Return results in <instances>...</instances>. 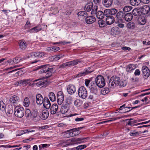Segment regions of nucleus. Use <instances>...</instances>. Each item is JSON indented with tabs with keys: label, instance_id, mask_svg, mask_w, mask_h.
Wrapping results in <instances>:
<instances>
[{
	"label": "nucleus",
	"instance_id": "43",
	"mask_svg": "<svg viewBox=\"0 0 150 150\" xmlns=\"http://www.w3.org/2000/svg\"><path fill=\"white\" fill-rule=\"evenodd\" d=\"M139 23L141 25H143L146 23V19L144 17H142L139 19Z\"/></svg>",
	"mask_w": 150,
	"mask_h": 150
},
{
	"label": "nucleus",
	"instance_id": "55",
	"mask_svg": "<svg viewBox=\"0 0 150 150\" xmlns=\"http://www.w3.org/2000/svg\"><path fill=\"white\" fill-rule=\"evenodd\" d=\"M127 84V82L126 80H123L120 81L119 85L121 87H125L126 86Z\"/></svg>",
	"mask_w": 150,
	"mask_h": 150
},
{
	"label": "nucleus",
	"instance_id": "45",
	"mask_svg": "<svg viewBox=\"0 0 150 150\" xmlns=\"http://www.w3.org/2000/svg\"><path fill=\"white\" fill-rule=\"evenodd\" d=\"M25 115L26 117H30L32 118V115L31 111L29 109H26L25 111Z\"/></svg>",
	"mask_w": 150,
	"mask_h": 150
},
{
	"label": "nucleus",
	"instance_id": "44",
	"mask_svg": "<svg viewBox=\"0 0 150 150\" xmlns=\"http://www.w3.org/2000/svg\"><path fill=\"white\" fill-rule=\"evenodd\" d=\"M12 106H8L6 113L7 115H8L9 116H10L13 113V111Z\"/></svg>",
	"mask_w": 150,
	"mask_h": 150
},
{
	"label": "nucleus",
	"instance_id": "47",
	"mask_svg": "<svg viewBox=\"0 0 150 150\" xmlns=\"http://www.w3.org/2000/svg\"><path fill=\"white\" fill-rule=\"evenodd\" d=\"M132 7L130 6H127L124 7L123 8V10L124 12H128L130 11Z\"/></svg>",
	"mask_w": 150,
	"mask_h": 150
},
{
	"label": "nucleus",
	"instance_id": "6",
	"mask_svg": "<svg viewBox=\"0 0 150 150\" xmlns=\"http://www.w3.org/2000/svg\"><path fill=\"white\" fill-rule=\"evenodd\" d=\"M45 53L42 52H33L30 53L28 55V58L33 57H41L45 55Z\"/></svg>",
	"mask_w": 150,
	"mask_h": 150
},
{
	"label": "nucleus",
	"instance_id": "19",
	"mask_svg": "<svg viewBox=\"0 0 150 150\" xmlns=\"http://www.w3.org/2000/svg\"><path fill=\"white\" fill-rule=\"evenodd\" d=\"M78 16L79 19H83L88 16V14L85 11H81L78 13Z\"/></svg>",
	"mask_w": 150,
	"mask_h": 150
},
{
	"label": "nucleus",
	"instance_id": "49",
	"mask_svg": "<svg viewBox=\"0 0 150 150\" xmlns=\"http://www.w3.org/2000/svg\"><path fill=\"white\" fill-rule=\"evenodd\" d=\"M64 56V55L62 54L54 55V61H56L59 60L60 59L63 57Z\"/></svg>",
	"mask_w": 150,
	"mask_h": 150
},
{
	"label": "nucleus",
	"instance_id": "37",
	"mask_svg": "<svg viewBox=\"0 0 150 150\" xmlns=\"http://www.w3.org/2000/svg\"><path fill=\"white\" fill-rule=\"evenodd\" d=\"M30 81V79H23L19 81L18 82V83L20 85H22L26 84L28 83Z\"/></svg>",
	"mask_w": 150,
	"mask_h": 150
},
{
	"label": "nucleus",
	"instance_id": "34",
	"mask_svg": "<svg viewBox=\"0 0 150 150\" xmlns=\"http://www.w3.org/2000/svg\"><path fill=\"white\" fill-rule=\"evenodd\" d=\"M136 68L135 65L133 64H129L126 67V71L127 72L131 71L133 70Z\"/></svg>",
	"mask_w": 150,
	"mask_h": 150
},
{
	"label": "nucleus",
	"instance_id": "40",
	"mask_svg": "<svg viewBox=\"0 0 150 150\" xmlns=\"http://www.w3.org/2000/svg\"><path fill=\"white\" fill-rule=\"evenodd\" d=\"M98 24L99 27L101 28L103 27L106 25L105 21L102 19H100L98 21Z\"/></svg>",
	"mask_w": 150,
	"mask_h": 150
},
{
	"label": "nucleus",
	"instance_id": "16",
	"mask_svg": "<svg viewBox=\"0 0 150 150\" xmlns=\"http://www.w3.org/2000/svg\"><path fill=\"white\" fill-rule=\"evenodd\" d=\"M71 130H68L66 132L64 133V137L65 138H68L74 137L76 135V134L73 132H71Z\"/></svg>",
	"mask_w": 150,
	"mask_h": 150
},
{
	"label": "nucleus",
	"instance_id": "25",
	"mask_svg": "<svg viewBox=\"0 0 150 150\" xmlns=\"http://www.w3.org/2000/svg\"><path fill=\"white\" fill-rule=\"evenodd\" d=\"M49 116V112L47 110H44L42 112V114L40 117L42 120L46 119Z\"/></svg>",
	"mask_w": 150,
	"mask_h": 150
},
{
	"label": "nucleus",
	"instance_id": "57",
	"mask_svg": "<svg viewBox=\"0 0 150 150\" xmlns=\"http://www.w3.org/2000/svg\"><path fill=\"white\" fill-rule=\"evenodd\" d=\"M87 146L86 145H79L76 147L77 150H81L84 149Z\"/></svg>",
	"mask_w": 150,
	"mask_h": 150
},
{
	"label": "nucleus",
	"instance_id": "10",
	"mask_svg": "<svg viewBox=\"0 0 150 150\" xmlns=\"http://www.w3.org/2000/svg\"><path fill=\"white\" fill-rule=\"evenodd\" d=\"M90 69L89 67L85 69L83 71L77 74L76 77L79 78L81 76H85L86 75L91 73L93 71H90Z\"/></svg>",
	"mask_w": 150,
	"mask_h": 150
},
{
	"label": "nucleus",
	"instance_id": "39",
	"mask_svg": "<svg viewBox=\"0 0 150 150\" xmlns=\"http://www.w3.org/2000/svg\"><path fill=\"white\" fill-rule=\"evenodd\" d=\"M133 119H132L131 118L129 119H127L126 120H129L128 121L126 122V125H135V124L134 125V124L136 122V121H132V120H133Z\"/></svg>",
	"mask_w": 150,
	"mask_h": 150
},
{
	"label": "nucleus",
	"instance_id": "11",
	"mask_svg": "<svg viewBox=\"0 0 150 150\" xmlns=\"http://www.w3.org/2000/svg\"><path fill=\"white\" fill-rule=\"evenodd\" d=\"M98 86L94 82H92L91 83V86L89 87L91 92L96 94L98 90Z\"/></svg>",
	"mask_w": 150,
	"mask_h": 150
},
{
	"label": "nucleus",
	"instance_id": "59",
	"mask_svg": "<svg viewBox=\"0 0 150 150\" xmlns=\"http://www.w3.org/2000/svg\"><path fill=\"white\" fill-rule=\"evenodd\" d=\"M19 62V60L18 59V58L16 57L15 58L13 59V62L14 64H16Z\"/></svg>",
	"mask_w": 150,
	"mask_h": 150
},
{
	"label": "nucleus",
	"instance_id": "33",
	"mask_svg": "<svg viewBox=\"0 0 150 150\" xmlns=\"http://www.w3.org/2000/svg\"><path fill=\"white\" fill-rule=\"evenodd\" d=\"M130 2L131 4L134 6H138L141 2L140 0H130Z\"/></svg>",
	"mask_w": 150,
	"mask_h": 150
},
{
	"label": "nucleus",
	"instance_id": "15",
	"mask_svg": "<svg viewBox=\"0 0 150 150\" xmlns=\"http://www.w3.org/2000/svg\"><path fill=\"white\" fill-rule=\"evenodd\" d=\"M19 100L18 97L14 95L10 98L9 101L11 103L14 104V105H16V104L18 103Z\"/></svg>",
	"mask_w": 150,
	"mask_h": 150
},
{
	"label": "nucleus",
	"instance_id": "56",
	"mask_svg": "<svg viewBox=\"0 0 150 150\" xmlns=\"http://www.w3.org/2000/svg\"><path fill=\"white\" fill-rule=\"evenodd\" d=\"M73 102V98L71 96H69L67 98V103L68 104H70L72 103Z\"/></svg>",
	"mask_w": 150,
	"mask_h": 150
},
{
	"label": "nucleus",
	"instance_id": "50",
	"mask_svg": "<svg viewBox=\"0 0 150 150\" xmlns=\"http://www.w3.org/2000/svg\"><path fill=\"white\" fill-rule=\"evenodd\" d=\"M110 15H114L117 14V12L118 10L116 9L113 8L111 9H110Z\"/></svg>",
	"mask_w": 150,
	"mask_h": 150
},
{
	"label": "nucleus",
	"instance_id": "7",
	"mask_svg": "<svg viewBox=\"0 0 150 150\" xmlns=\"http://www.w3.org/2000/svg\"><path fill=\"white\" fill-rule=\"evenodd\" d=\"M64 99V96L62 91H58L57 94V100L58 104L61 105L63 102Z\"/></svg>",
	"mask_w": 150,
	"mask_h": 150
},
{
	"label": "nucleus",
	"instance_id": "21",
	"mask_svg": "<svg viewBox=\"0 0 150 150\" xmlns=\"http://www.w3.org/2000/svg\"><path fill=\"white\" fill-rule=\"evenodd\" d=\"M41 25H39L29 30L30 33H36L42 30Z\"/></svg>",
	"mask_w": 150,
	"mask_h": 150
},
{
	"label": "nucleus",
	"instance_id": "2",
	"mask_svg": "<svg viewBox=\"0 0 150 150\" xmlns=\"http://www.w3.org/2000/svg\"><path fill=\"white\" fill-rule=\"evenodd\" d=\"M120 79L119 77L116 76L111 77L108 83L109 86L111 88H114L115 86L119 84Z\"/></svg>",
	"mask_w": 150,
	"mask_h": 150
},
{
	"label": "nucleus",
	"instance_id": "8",
	"mask_svg": "<svg viewBox=\"0 0 150 150\" xmlns=\"http://www.w3.org/2000/svg\"><path fill=\"white\" fill-rule=\"evenodd\" d=\"M125 13L122 11L117 12L116 15V17L118 20V23H123Z\"/></svg>",
	"mask_w": 150,
	"mask_h": 150
},
{
	"label": "nucleus",
	"instance_id": "23",
	"mask_svg": "<svg viewBox=\"0 0 150 150\" xmlns=\"http://www.w3.org/2000/svg\"><path fill=\"white\" fill-rule=\"evenodd\" d=\"M106 23L108 25H110L115 22V18L113 16H109L107 17L105 19Z\"/></svg>",
	"mask_w": 150,
	"mask_h": 150
},
{
	"label": "nucleus",
	"instance_id": "48",
	"mask_svg": "<svg viewBox=\"0 0 150 150\" xmlns=\"http://www.w3.org/2000/svg\"><path fill=\"white\" fill-rule=\"evenodd\" d=\"M74 104L76 106L79 107L81 105L82 102L79 100L77 99L75 100Z\"/></svg>",
	"mask_w": 150,
	"mask_h": 150
},
{
	"label": "nucleus",
	"instance_id": "53",
	"mask_svg": "<svg viewBox=\"0 0 150 150\" xmlns=\"http://www.w3.org/2000/svg\"><path fill=\"white\" fill-rule=\"evenodd\" d=\"M103 13L104 16H105L106 17H108V16L110 14V9H108L105 10Z\"/></svg>",
	"mask_w": 150,
	"mask_h": 150
},
{
	"label": "nucleus",
	"instance_id": "17",
	"mask_svg": "<svg viewBox=\"0 0 150 150\" xmlns=\"http://www.w3.org/2000/svg\"><path fill=\"white\" fill-rule=\"evenodd\" d=\"M85 21L87 24H91L96 21V18L94 17L89 16L88 15L87 17L85 19Z\"/></svg>",
	"mask_w": 150,
	"mask_h": 150
},
{
	"label": "nucleus",
	"instance_id": "13",
	"mask_svg": "<svg viewBox=\"0 0 150 150\" xmlns=\"http://www.w3.org/2000/svg\"><path fill=\"white\" fill-rule=\"evenodd\" d=\"M36 102L38 105H40L43 104L44 100V98L40 94H38L36 95Z\"/></svg>",
	"mask_w": 150,
	"mask_h": 150
},
{
	"label": "nucleus",
	"instance_id": "64",
	"mask_svg": "<svg viewBox=\"0 0 150 150\" xmlns=\"http://www.w3.org/2000/svg\"><path fill=\"white\" fill-rule=\"evenodd\" d=\"M94 3L96 4H99L100 2V0H93Z\"/></svg>",
	"mask_w": 150,
	"mask_h": 150
},
{
	"label": "nucleus",
	"instance_id": "52",
	"mask_svg": "<svg viewBox=\"0 0 150 150\" xmlns=\"http://www.w3.org/2000/svg\"><path fill=\"white\" fill-rule=\"evenodd\" d=\"M98 7L97 6H95L93 7L92 8V9L91 11V14H96L97 13V11L98 9Z\"/></svg>",
	"mask_w": 150,
	"mask_h": 150
},
{
	"label": "nucleus",
	"instance_id": "14",
	"mask_svg": "<svg viewBox=\"0 0 150 150\" xmlns=\"http://www.w3.org/2000/svg\"><path fill=\"white\" fill-rule=\"evenodd\" d=\"M67 90L68 93L71 95L74 93L76 91L75 86L72 84L69 85L67 87Z\"/></svg>",
	"mask_w": 150,
	"mask_h": 150
},
{
	"label": "nucleus",
	"instance_id": "61",
	"mask_svg": "<svg viewBox=\"0 0 150 150\" xmlns=\"http://www.w3.org/2000/svg\"><path fill=\"white\" fill-rule=\"evenodd\" d=\"M47 146V144H41L39 145V148L40 149H42V148L46 147Z\"/></svg>",
	"mask_w": 150,
	"mask_h": 150
},
{
	"label": "nucleus",
	"instance_id": "9",
	"mask_svg": "<svg viewBox=\"0 0 150 150\" xmlns=\"http://www.w3.org/2000/svg\"><path fill=\"white\" fill-rule=\"evenodd\" d=\"M142 71L144 77L145 79L147 78L150 74V71L148 68L146 66H144L142 67Z\"/></svg>",
	"mask_w": 150,
	"mask_h": 150
},
{
	"label": "nucleus",
	"instance_id": "24",
	"mask_svg": "<svg viewBox=\"0 0 150 150\" xmlns=\"http://www.w3.org/2000/svg\"><path fill=\"white\" fill-rule=\"evenodd\" d=\"M58 109V106L56 104H53L50 108V112L52 114H54L56 113Z\"/></svg>",
	"mask_w": 150,
	"mask_h": 150
},
{
	"label": "nucleus",
	"instance_id": "38",
	"mask_svg": "<svg viewBox=\"0 0 150 150\" xmlns=\"http://www.w3.org/2000/svg\"><path fill=\"white\" fill-rule=\"evenodd\" d=\"M30 103L29 98L28 97L25 98L23 101L24 106L26 107H28Z\"/></svg>",
	"mask_w": 150,
	"mask_h": 150
},
{
	"label": "nucleus",
	"instance_id": "22",
	"mask_svg": "<svg viewBox=\"0 0 150 150\" xmlns=\"http://www.w3.org/2000/svg\"><path fill=\"white\" fill-rule=\"evenodd\" d=\"M150 10L149 7L147 6H144L140 9V11L142 14L145 15L147 14Z\"/></svg>",
	"mask_w": 150,
	"mask_h": 150
},
{
	"label": "nucleus",
	"instance_id": "42",
	"mask_svg": "<svg viewBox=\"0 0 150 150\" xmlns=\"http://www.w3.org/2000/svg\"><path fill=\"white\" fill-rule=\"evenodd\" d=\"M81 62V61H80L79 59H77L71 61L70 63H71V66H72L76 65L78 63Z\"/></svg>",
	"mask_w": 150,
	"mask_h": 150
},
{
	"label": "nucleus",
	"instance_id": "5",
	"mask_svg": "<svg viewBox=\"0 0 150 150\" xmlns=\"http://www.w3.org/2000/svg\"><path fill=\"white\" fill-rule=\"evenodd\" d=\"M15 110L14 115L16 117L20 118L23 117L25 111L23 107H20L17 109L16 107Z\"/></svg>",
	"mask_w": 150,
	"mask_h": 150
},
{
	"label": "nucleus",
	"instance_id": "20",
	"mask_svg": "<svg viewBox=\"0 0 150 150\" xmlns=\"http://www.w3.org/2000/svg\"><path fill=\"white\" fill-rule=\"evenodd\" d=\"M113 2L112 0H102L103 5L106 8L110 7L112 5Z\"/></svg>",
	"mask_w": 150,
	"mask_h": 150
},
{
	"label": "nucleus",
	"instance_id": "35",
	"mask_svg": "<svg viewBox=\"0 0 150 150\" xmlns=\"http://www.w3.org/2000/svg\"><path fill=\"white\" fill-rule=\"evenodd\" d=\"M51 101L53 102L56 100V96L53 92H50L48 95Z\"/></svg>",
	"mask_w": 150,
	"mask_h": 150
},
{
	"label": "nucleus",
	"instance_id": "18",
	"mask_svg": "<svg viewBox=\"0 0 150 150\" xmlns=\"http://www.w3.org/2000/svg\"><path fill=\"white\" fill-rule=\"evenodd\" d=\"M43 105L44 108L49 109L51 106L50 102L47 98L45 97L43 102Z\"/></svg>",
	"mask_w": 150,
	"mask_h": 150
},
{
	"label": "nucleus",
	"instance_id": "36",
	"mask_svg": "<svg viewBox=\"0 0 150 150\" xmlns=\"http://www.w3.org/2000/svg\"><path fill=\"white\" fill-rule=\"evenodd\" d=\"M117 27H113L111 29V33L112 35H117L119 34V31L118 30Z\"/></svg>",
	"mask_w": 150,
	"mask_h": 150
},
{
	"label": "nucleus",
	"instance_id": "51",
	"mask_svg": "<svg viewBox=\"0 0 150 150\" xmlns=\"http://www.w3.org/2000/svg\"><path fill=\"white\" fill-rule=\"evenodd\" d=\"M35 131L34 130H32L31 131L29 129H25L23 130H22L21 132V133L20 134L18 135L19 136L23 134L27 133L28 132H34Z\"/></svg>",
	"mask_w": 150,
	"mask_h": 150
},
{
	"label": "nucleus",
	"instance_id": "3",
	"mask_svg": "<svg viewBox=\"0 0 150 150\" xmlns=\"http://www.w3.org/2000/svg\"><path fill=\"white\" fill-rule=\"evenodd\" d=\"M95 83L98 87L102 88L105 85V82L104 77L101 75L98 76L95 79Z\"/></svg>",
	"mask_w": 150,
	"mask_h": 150
},
{
	"label": "nucleus",
	"instance_id": "32",
	"mask_svg": "<svg viewBox=\"0 0 150 150\" xmlns=\"http://www.w3.org/2000/svg\"><path fill=\"white\" fill-rule=\"evenodd\" d=\"M140 134H141L140 132H139L135 130H131L129 133V135L131 136L135 137L138 136Z\"/></svg>",
	"mask_w": 150,
	"mask_h": 150
},
{
	"label": "nucleus",
	"instance_id": "1",
	"mask_svg": "<svg viewBox=\"0 0 150 150\" xmlns=\"http://www.w3.org/2000/svg\"><path fill=\"white\" fill-rule=\"evenodd\" d=\"M41 69L39 71V73L40 74L45 73V77L35 80L33 82V84L36 85L38 87H40L41 86H45L48 83L47 80H44L45 78H48L50 77L52 74L54 73V69L52 67H50L49 64H46L41 65L39 66Z\"/></svg>",
	"mask_w": 150,
	"mask_h": 150
},
{
	"label": "nucleus",
	"instance_id": "54",
	"mask_svg": "<svg viewBox=\"0 0 150 150\" xmlns=\"http://www.w3.org/2000/svg\"><path fill=\"white\" fill-rule=\"evenodd\" d=\"M5 105L3 102H0V110L2 111H4L5 109Z\"/></svg>",
	"mask_w": 150,
	"mask_h": 150
},
{
	"label": "nucleus",
	"instance_id": "28",
	"mask_svg": "<svg viewBox=\"0 0 150 150\" xmlns=\"http://www.w3.org/2000/svg\"><path fill=\"white\" fill-rule=\"evenodd\" d=\"M93 7V4L92 2H90L87 4L84 7V10L87 12L90 11Z\"/></svg>",
	"mask_w": 150,
	"mask_h": 150
},
{
	"label": "nucleus",
	"instance_id": "46",
	"mask_svg": "<svg viewBox=\"0 0 150 150\" xmlns=\"http://www.w3.org/2000/svg\"><path fill=\"white\" fill-rule=\"evenodd\" d=\"M110 92L109 89L108 88H106L103 89L101 91V93L104 95H105Z\"/></svg>",
	"mask_w": 150,
	"mask_h": 150
},
{
	"label": "nucleus",
	"instance_id": "27",
	"mask_svg": "<svg viewBox=\"0 0 150 150\" xmlns=\"http://www.w3.org/2000/svg\"><path fill=\"white\" fill-rule=\"evenodd\" d=\"M133 17V15L132 13H128L125 14L124 19L127 21H129L132 19Z\"/></svg>",
	"mask_w": 150,
	"mask_h": 150
},
{
	"label": "nucleus",
	"instance_id": "31",
	"mask_svg": "<svg viewBox=\"0 0 150 150\" xmlns=\"http://www.w3.org/2000/svg\"><path fill=\"white\" fill-rule=\"evenodd\" d=\"M96 14L97 17L100 20L102 19L104 17L103 13L102 11H98Z\"/></svg>",
	"mask_w": 150,
	"mask_h": 150
},
{
	"label": "nucleus",
	"instance_id": "62",
	"mask_svg": "<svg viewBox=\"0 0 150 150\" xmlns=\"http://www.w3.org/2000/svg\"><path fill=\"white\" fill-rule=\"evenodd\" d=\"M135 76H139L140 74V71L138 69H136L134 73Z\"/></svg>",
	"mask_w": 150,
	"mask_h": 150
},
{
	"label": "nucleus",
	"instance_id": "30",
	"mask_svg": "<svg viewBox=\"0 0 150 150\" xmlns=\"http://www.w3.org/2000/svg\"><path fill=\"white\" fill-rule=\"evenodd\" d=\"M68 108L66 104H63L61 107L60 111L62 114L65 113L68 110Z\"/></svg>",
	"mask_w": 150,
	"mask_h": 150
},
{
	"label": "nucleus",
	"instance_id": "60",
	"mask_svg": "<svg viewBox=\"0 0 150 150\" xmlns=\"http://www.w3.org/2000/svg\"><path fill=\"white\" fill-rule=\"evenodd\" d=\"M90 82V81L88 79H86L85 80V84L86 86L88 87L89 84Z\"/></svg>",
	"mask_w": 150,
	"mask_h": 150
},
{
	"label": "nucleus",
	"instance_id": "4",
	"mask_svg": "<svg viewBox=\"0 0 150 150\" xmlns=\"http://www.w3.org/2000/svg\"><path fill=\"white\" fill-rule=\"evenodd\" d=\"M78 91V95L80 98L85 99L87 97V91L84 86H82L79 87Z\"/></svg>",
	"mask_w": 150,
	"mask_h": 150
},
{
	"label": "nucleus",
	"instance_id": "63",
	"mask_svg": "<svg viewBox=\"0 0 150 150\" xmlns=\"http://www.w3.org/2000/svg\"><path fill=\"white\" fill-rule=\"evenodd\" d=\"M140 2H142L144 4H147L149 3L150 0H140Z\"/></svg>",
	"mask_w": 150,
	"mask_h": 150
},
{
	"label": "nucleus",
	"instance_id": "41",
	"mask_svg": "<svg viewBox=\"0 0 150 150\" xmlns=\"http://www.w3.org/2000/svg\"><path fill=\"white\" fill-rule=\"evenodd\" d=\"M127 27L129 29H133L135 28V24L132 22H129L127 23Z\"/></svg>",
	"mask_w": 150,
	"mask_h": 150
},
{
	"label": "nucleus",
	"instance_id": "29",
	"mask_svg": "<svg viewBox=\"0 0 150 150\" xmlns=\"http://www.w3.org/2000/svg\"><path fill=\"white\" fill-rule=\"evenodd\" d=\"M87 138H73L71 140V142H77L79 141H81L79 143H84L85 142V141H83L84 139H87Z\"/></svg>",
	"mask_w": 150,
	"mask_h": 150
},
{
	"label": "nucleus",
	"instance_id": "12",
	"mask_svg": "<svg viewBox=\"0 0 150 150\" xmlns=\"http://www.w3.org/2000/svg\"><path fill=\"white\" fill-rule=\"evenodd\" d=\"M31 109L32 110V118L35 120H36V118L37 117L38 111L37 108L34 105H32L31 106Z\"/></svg>",
	"mask_w": 150,
	"mask_h": 150
},
{
	"label": "nucleus",
	"instance_id": "58",
	"mask_svg": "<svg viewBox=\"0 0 150 150\" xmlns=\"http://www.w3.org/2000/svg\"><path fill=\"white\" fill-rule=\"evenodd\" d=\"M46 50L47 52H55L54 47H48L47 48Z\"/></svg>",
	"mask_w": 150,
	"mask_h": 150
},
{
	"label": "nucleus",
	"instance_id": "26",
	"mask_svg": "<svg viewBox=\"0 0 150 150\" xmlns=\"http://www.w3.org/2000/svg\"><path fill=\"white\" fill-rule=\"evenodd\" d=\"M19 47L21 50H24L26 47V44L25 41L23 40H21L19 42Z\"/></svg>",
	"mask_w": 150,
	"mask_h": 150
}]
</instances>
